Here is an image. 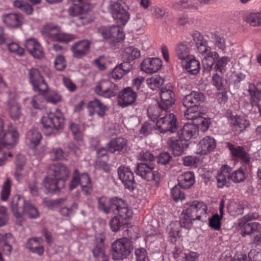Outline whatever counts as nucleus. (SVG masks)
<instances>
[{"instance_id": "62", "label": "nucleus", "mask_w": 261, "mask_h": 261, "mask_svg": "<svg viewBox=\"0 0 261 261\" xmlns=\"http://www.w3.org/2000/svg\"><path fill=\"white\" fill-rule=\"evenodd\" d=\"M172 156L167 152H163L158 156V162L162 165H166L169 163Z\"/></svg>"}, {"instance_id": "58", "label": "nucleus", "mask_w": 261, "mask_h": 261, "mask_svg": "<svg viewBox=\"0 0 261 261\" xmlns=\"http://www.w3.org/2000/svg\"><path fill=\"white\" fill-rule=\"evenodd\" d=\"M183 164L186 166H196L197 164L199 162L198 158L194 156L188 155L182 158Z\"/></svg>"}, {"instance_id": "3", "label": "nucleus", "mask_w": 261, "mask_h": 261, "mask_svg": "<svg viewBox=\"0 0 261 261\" xmlns=\"http://www.w3.org/2000/svg\"><path fill=\"white\" fill-rule=\"evenodd\" d=\"M134 249L132 241L122 238L116 240L111 245L112 255L114 260L123 259L130 255Z\"/></svg>"}, {"instance_id": "13", "label": "nucleus", "mask_w": 261, "mask_h": 261, "mask_svg": "<svg viewBox=\"0 0 261 261\" xmlns=\"http://www.w3.org/2000/svg\"><path fill=\"white\" fill-rule=\"evenodd\" d=\"M117 88L115 84L109 80L100 81L95 88V92L98 95L105 98H110L116 94Z\"/></svg>"}, {"instance_id": "1", "label": "nucleus", "mask_w": 261, "mask_h": 261, "mask_svg": "<svg viewBox=\"0 0 261 261\" xmlns=\"http://www.w3.org/2000/svg\"><path fill=\"white\" fill-rule=\"evenodd\" d=\"M48 174L55 178L46 177L44 179L45 187L49 192L56 193L64 188L65 181L69 175V170L63 164H54L49 166Z\"/></svg>"}, {"instance_id": "12", "label": "nucleus", "mask_w": 261, "mask_h": 261, "mask_svg": "<svg viewBox=\"0 0 261 261\" xmlns=\"http://www.w3.org/2000/svg\"><path fill=\"white\" fill-rule=\"evenodd\" d=\"M122 28L118 25H112L111 27H101L98 30V33L103 39L114 38L116 42H119L125 38V35L122 32Z\"/></svg>"}, {"instance_id": "21", "label": "nucleus", "mask_w": 261, "mask_h": 261, "mask_svg": "<svg viewBox=\"0 0 261 261\" xmlns=\"http://www.w3.org/2000/svg\"><path fill=\"white\" fill-rule=\"evenodd\" d=\"M127 140L123 138L113 139L107 144L108 150L112 153H115L116 152H124L127 150Z\"/></svg>"}, {"instance_id": "47", "label": "nucleus", "mask_w": 261, "mask_h": 261, "mask_svg": "<svg viewBox=\"0 0 261 261\" xmlns=\"http://www.w3.org/2000/svg\"><path fill=\"white\" fill-rule=\"evenodd\" d=\"M60 28L51 24H46L44 25L42 29V33L51 38L55 34L56 32H60Z\"/></svg>"}, {"instance_id": "46", "label": "nucleus", "mask_w": 261, "mask_h": 261, "mask_svg": "<svg viewBox=\"0 0 261 261\" xmlns=\"http://www.w3.org/2000/svg\"><path fill=\"white\" fill-rule=\"evenodd\" d=\"M127 224V222L124 221L117 216L113 218L110 222L111 228L112 231L115 232L118 231L121 227H123L125 225Z\"/></svg>"}, {"instance_id": "17", "label": "nucleus", "mask_w": 261, "mask_h": 261, "mask_svg": "<svg viewBox=\"0 0 261 261\" xmlns=\"http://www.w3.org/2000/svg\"><path fill=\"white\" fill-rule=\"evenodd\" d=\"M186 118L188 120L193 121V124L197 127V129H200L202 132L207 130L209 127L210 123L208 120L204 117H203L202 115L203 113L200 111H197L195 113H192L191 111L189 110Z\"/></svg>"}, {"instance_id": "64", "label": "nucleus", "mask_w": 261, "mask_h": 261, "mask_svg": "<svg viewBox=\"0 0 261 261\" xmlns=\"http://www.w3.org/2000/svg\"><path fill=\"white\" fill-rule=\"evenodd\" d=\"M248 257L250 261H261V251L251 249L248 253Z\"/></svg>"}, {"instance_id": "7", "label": "nucleus", "mask_w": 261, "mask_h": 261, "mask_svg": "<svg viewBox=\"0 0 261 261\" xmlns=\"http://www.w3.org/2000/svg\"><path fill=\"white\" fill-rule=\"evenodd\" d=\"M160 116L161 117L157 120L156 125L161 133L168 131L174 133L177 130L176 119L174 114L168 111L163 112Z\"/></svg>"}, {"instance_id": "56", "label": "nucleus", "mask_w": 261, "mask_h": 261, "mask_svg": "<svg viewBox=\"0 0 261 261\" xmlns=\"http://www.w3.org/2000/svg\"><path fill=\"white\" fill-rule=\"evenodd\" d=\"M10 181L9 179L5 182L1 192V198L5 201L8 199L10 193Z\"/></svg>"}, {"instance_id": "4", "label": "nucleus", "mask_w": 261, "mask_h": 261, "mask_svg": "<svg viewBox=\"0 0 261 261\" xmlns=\"http://www.w3.org/2000/svg\"><path fill=\"white\" fill-rule=\"evenodd\" d=\"M64 120V117L61 113L59 112L58 114L49 113L42 117L41 122L45 134L49 136L54 129L59 130L63 128Z\"/></svg>"}, {"instance_id": "51", "label": "nucleus", "mask_w": 261, "mask_h": 261, "mask_svg": "<svg viewBox=\"0 0 261 261\" xmlns=\"http://www.w3.org/2000/svg\"><path fill=\"white\" fill-rule=\"evenodd\" d=\"M246 21L252 26H258L261 24V16L259 14H250L247 17Z\"/></svg>"}, {"instance_id": "9", "label": "nucleus", "mask_w": 261, "mask_h": 261, "mask_svg": "<svg viewBox=\"0 0 261 261\" xmlns=\"http://www.w3.org/2000/svg\"><path fill=\"white\" fill-rule=\"evenodd\" d=\"M29 81L35 92H46L48 89V85L40 71L36 68L29 70Z\"/></svg>"}, {"instance_id": "39", "label": "nucleus", "mask_w": 261, "mask_h": 261, "mask_svg": "<svg viewBox=\"0 0 261 261\" xmlns=\"http://www.w3.org/2000/svg\"><path fill=\"white\" fill-rule=\"evenodd\" d=\"M8 105L11 117L14 120L19 119L21 115L20 106L14 100L9 101Z\"/></svg>"}, {"instance_id": "35", "label": "nucleus", "mask_w": 261, "mask_h": 261, "mask_svg": "<svg viewBox=\"0 0 261 261\" xmlns=\"http://www.w3.org/2000/svg\"><path fill=\"white\" fill-rule=\"evenodd\" d=\"M140 56V51L134 46L124 48L122 54L123 61H133Z\"/></svg>"}, {"instance_id": "18", "label": "nucleus", "mask_w": 261, "mask_h": 261, "mask_svg": "<svg viewBox=\"0 0 261 261\" xmlns=\"http://www.w3.org/2000/svg\"><path fill=\"white\" fill-rule=\"evenodd\" d=\"M117 172L119 179L123 183L125 188L133 190V186L135 183L133 172L129 168L124 166H120L118 169Z\"/></svg>"}, {"instance_id": "48", "label": "nucleus", "mask_w": 261, "mask_h": 261, "mask_svg": "<svg viewBox=\"0 0 261 261\" xmlns=\"http://www.w3.org/2000/svg\"><path fill=\"white\" fill-rule=\"evenodd\" d=\"M24 215L27 216L31 219L36 218L39 216V212L37 209L28 202L27 203V207Z\"/></svg>"}, {"instance_id": "49", "label": "nucleus", "mask_w": 261, "mask_h": 261, "mask_svg": "<svg viewBox=\"0 0 261 261\" xmlns=\"http://www.w3.org/2000/svg\"><path fill=\"white\" fill-rule=\"evenodd\" d=\"M75 21L77 22L78 25H85L92 21L91 17L88 16L87 11H83L80 14L78 18L75 19Z\"/></svg>"}, {"instance_id": "15", "label": "nucleus", "mask_w": 261, "mask_h": 261, "mask_svg": "<svg viewBox=\"0 0 261 261\" xmlns=\"http://www.w3.org/2000/svg\"><path fill=\"white\" fill-rule=\"evenodd\" d=\"M92 41L87 39L81 40L73 44L71 46V50L73 56L77 59H81L87 56L90 51V46Z\"/></svg>"}, {"instance_id": "63", "label": "nucleus", "mask_w": 261, "mask_h": 261, "mask_svg": "<svg viewBox=\"0 0 261 261\" xmlns=\"http://www.w3.org/2000/svg\"><path fill=\"white\" fill-rule=\"evenodd\" d=\"M64 152L61 148H54L50 151V155L53 160L57 161L64 158Z\"/></svg>"}, {"instance_id": "14", "label": "nucleus", "mask_w": 261, "mask_h": 261, "mask_svg": "<svg viewBox=\"0 0 261 261\" xmlns=\"http://www.w3.org/2000/svg\"><path fill=\"white\" fill-rule=\"evenodd\" d=\"M227 146L232 156L236 160H240L243 165L248 166L250 168V156L244 147L235 145L230 143H228Z\"/></svg>"}, {"instance_id": "28", "label": "nucleus", "mask_w": 261, "mask_h": 261, "mask_svg": "<svg viewBox=\"0 0 261 261\" xmlns=\"http://www.w3.org/2000/svg\"><path fill=\"white\" fill-rule=\"evenodd\" d=\"M249 122L244 117L239 116L232 117L230 119V125L233 131L240 133L249 125Z\"/></svg>"}, {"instance_id": "29", "label": "nucleus", "mask_w": 261, "mask_h": 261, "mask_svg": "<svg viewBox=\"0 0 261 261\" xmlns=\"http://www.w3.org/2000/svg\"><path fill=\"white\" fill-rule=\"evenodd\" d=\"M230 171L231 168L228 165H224L222 167L221 172L218 174L217 176L218 187L219 188H222L224 186H228L227 184L228 181L230 179Z\"/></svg>"}, {"instance_id": "23", "label": "nucleus", "mask_w": 261, "mask_h": 261, "mask_svg": "<svg viewBox=\"0 0 261 261\" xmlns=\"http://www.w3.org/2000/svg\"><path fill=\"white\" fill-rule=\"evenodd\" d=\"M162 66V61L159 58H147L143 60L141 64V69L148 73L158 71Z\"/></svg>"}, {"instance_id": "55", "label": "nucleus", "mask_w": 261, "mask_h": 261, "mask_svg": "<svg viewBox=\"0 0 261 261\" xmlns=\"http://www.w3.org/2000/svg\"><path fill=\"white\" fill-rule=\"evenodd\" d=\"M56 69L59 71L64 70L66 66L65 57L62 55L58 56L54 62Z\"/></svg>"}, {"instance_id": "61", "label": "nucleus", "mask_w": 261, "mask_h": 261, "mask_svg": "<svg viewBox=\"0 0 261 261\" xmlns=\"http://www.w3.org/2000/svg\"><path fill=\"white\" fill-rule=\"evenodd\" d=\"M212 38L215 42V45L219 49L223 50L225 48V40L223 38L216 34H213Z\"/></svg>"}, {"instance_id": "5", "label": "nucleus", "mask_w": 261, "mask_h": 261, "mask_svg": "<svg viewBox=\"0 0 261 261\" xmlns=\"http://www.w3.org/2000/svg\"><path fill=\"white\" fill-rule=\"evenodd\" d=\"M135 172L142 178L152 182L155 187L158 186L160 181V174L157 171H153V167L151 164L138 163Z\"/></svg>"}, {"instance_id": "40", "label": "nucleus", "mask_w": 261, "mask_h": 261, "mask_svg": "<svg viewBox=\"0 0 261 261\" xmlns=\"http://www.w3.org/2000/svg\"><path fill=\"white\" fill-rule=\"evenodd\" d=\"M13 5L15 8L19 9L27 15L32 14L33 12V8L25 1L15 0L13 2Z\"/></svg>"}, {"instance_id": "45", "label": "nucleus", "mask_w": 261, "mask_h": 261, "mask_svg": "<svg viewBox=\"0 0 261 261\" xmlns=\"http://www.w3.org/2000/svg\"><path fill=\"white\" fill-rule=\"evenodd\" d=\"M53 35L54 36L50 38L51 40L64 43H68L75 38L73 35L61 33L60 32H56Z\"/></svg>"}, {"instance_id": "30", "label": "nucleus", "mask_w": 261, "mask_h": 261, "mask_svg": "<svg viewBox=\"0 0 261 261\" xmlns=\"http://www.w3.org/2000/svg\"><path fill=\"white\" fill-rule=\"evenodd\" d=\"M117 197L107 199L105 197H100L98 199L99 207L105 213H109L112 212L114 207H116Z\"/></svg>"}, {"instance_id": "27", "label": "nucleus", "mask_w": 261, "mask_h": 261, "mask_svg": "<svg viewBox=\"0 0 261 261\" xmlns=\"http://www.w3.org/2000/svg\"><path fill=\"white\" fill-rule=\"evenodd\" d=\"M18 138V134L16 130L4 132L0 137V142L5 146L10 148L15 145Z\"/></svg>"}, {"instance_id": "6", "label": "nucleus", "mask_w": 261, "mask_h": 261, "mask_svg": "<svg viewBox=\"0 0 261 261\" xmlns=\"http://www.w3.org/2000/svg\"><path fill=\"white\" fill-rule=\"evenodd\" d=\"M205 100V96L200 92L192 91L190 94L186 95L182 99V103L184 106L187 108L185 116L186 118L189 114V110L191 111L192 113H195L198 110L200 104Z\"/></svg>"}, {"instance_id": "20", "label": "nucleus", "mask_w": 261, "mask_h": 261, "mask_svg": "<svg viewBox=\"0 0 261 261\" xmlns=\"http://www.w3.org/2000/svg\"><path fill=\"white\" fill-rule=\"evenodd\" d=\"M3 22L10 28H18L24 22V17L21 13H9L3 15Z\"/></svg>"}, {"instance_id": "2", "label": "nucleus", "mask_w": 261, "mask_h": 261, "mask_svg": "<svg viewBox=\"0 0 261 261\" xmlns=\"http://www.w3.org/2000/svg\"><path fill=\"white\" fill-rule=\"evenodd\" d=\"M180 218V227L189 229L193 220H199L202 215L206 213V205L202 202L193 201L185 204Z\"/></svg>"}, {"instance_id": "26", "label": "nucleus", "mask_w": 261, "mask_h": 261, "mask_svg": "<svg viewBox=\"0 0 261 261\" xmlns=\"http://www.w3.org/2000/svg\"><path fill=\"white\" fill-rule=\"evenodd\" d=\"M198 152L201 155L205 154L212 151L216 147V142L214 138L206 137L202 139L198 145Z\"/></svg>"}, {"instance_id": "54", "label": "nucleus", "mask_w": 261, "mask_h": 261, "mask_svg": "<svg viewBox=\"0 0 261 261\" xmlns=\"http://www.w3.org/2000/svg\"><path fill=\"white\" fill-rule=\"evenodd\" d=\"M45 99L46 101L55 105L62 101V96L58 93L53 91L46 96Z\"/></svg>"}, {"instance_id": "19", "label": "nucleus", "mask_w": 261, "mask_h": 261, "mask_svg": "<svg viewBox=\"0 0 261 261\" xmlns=\"http://www.w3.org/2000/svg\"><path fill=\"white\" fill-rule=\"evenodd\" d=\"M27 203L28 202L20 195H16L13 198L11 202L12 211L16 218H20L24 215Z\"/></svg>"}, {"instance_id": "33", "label": "nucleus", "mask_w": 261, "mask_h": 261, "mask_svg": "<svg viewBox=\"0 0 261 261\" xmlns=\"http://www.w3.org/2000/svg\"><path fill=\"white\" fill-rule=\"evenodd\" d=\"M93 257L95 261H109V257L106 253L104 245L96 244L92 250Z\"/></svg>"}, {"instance_id": "11", "label": "nucleus", "mask_w": 261, "mask_h": 261, "mask_svg": "<svg viewBox=\"0 0 261 261\" xmlns=\"http://www.w3.org/2000/svg\"><path fill=\"white\" fill-rule=\"evenodd\" d=\"M160 95L161 100L158 103L159 108L162 113L166 112L175 103V94L171 89L162 87L160 89Z\"/></svg>"}, {"instance_id": "24", "label": "nucleus", "mask_w": 261, "mask_h": 261, "mask_svg": "<svg viewBox=\"0 0 261 261\" xmlns=\"http://www.w3.org/2000/svg\"><path fill=\"white\" fill-rule=\"evenodd\" d=\"M116 207H114L112 212L115 214H118L122 220L127 222V219L129 218L132 215V211L129 210L126 206L123 200L117 198V204Z\"/></svg>"}, {"instance_id": "52", "label": "nucleus", "mask_w": 261, "mask_h": 261, "mask_svg": "<svg viewBox=\"0 0 261 261\" xmlns=\"http://www.w3.org/2000/svg\"><path fill=\"white\" fill-rule=\"evenodd\" d=\"M229 61L230 59L228 57L224 56L221 57L216 61L214 67L216 71L221 72Z\"/></svg>"}, {"instance_id": "22", "label": "nucleus", "mask_w": 261, "mask_h": 261, "mask_svg": "<svg viewBox=\"0 0 261 261\" xmlns=\"http://www.w3.org/2000/svg\"><path fill=\"white\" fill-rule=\"evenodd\" d=\"M198 135L197 127L193 123L185 124L181 129L178 132L179 139L188 141L192 137H196Z\"/></svg>"}, {"instance_id": "36", "label": "nucleus", "mask_w": 261, "mask_h": 261, "mask_svg": "<svg viewBox=\"0 0 261 261\" xmlns=\"http://www.w3.org/2000/svg\"><path fill=\"white\" fill-rule=\"evenodd\" d=\"M248 166L243 165L237 170L230 173V179L234 182L239 183L243 181L247 177L246 170Z\"/></svg>"}, {"instance_id": "31", "label": "nucleus", "mask_w": 261, "mask_h": 261, "mask_svg": "<svg viewBox=\"0 0 261 261\" xmlns=\"http://www.w3.org/2000/svg\"><path fill=\"white\" fill-rule=\"evenodd\" d=\"M170 149L175 156L182 155L184 151V145L182 140L170 138L168 141Z\"/></svg>"}, {"instance_id": "60", "label": "nucleus", "mask_w": 261, "mask_h": 261, "mask_svg": "<svg viewBox=\"0 0 261 261\" xmlns=\"http://www.w3.org/2000/svg\"><path fill=\"white\" fill-rule=\"evenodd\" d=\"M136 261H148L147 252L144 248H138L135 250Z\"/></svg>"}, {"instance_id": "59", "label": "nucleus", "mask_w": 261, "mask_h": 261, "mask_svg": "<svg viewBox=\"0 0 261 261\" xmlns=\"http://www.w3.org/2000/svg\"><path fill=\"white\" fill-rule=\"evenodd\" d=\"M28 187L31 194L37 196L38 195L39 191L42 188V186L40 183L34 180L29 183Z\"/></svg>"}, {"instance_id": "50", "label": "nucleus", "mask_w": 261, "mask_h": 261, "mask_svg": "<svg viewBox=\"0 0 261 261\" xmlns=\"http://www.w3.org/2000/svg\"><path fill=\"white\" fill-rule=\"evenodd\" d=\"M173 7L176 9L178 10H182L184 9L187 8H191V9H197V7L196 5H192L189 4L187 1L185 0H179L175 3H174L173 5Z\"/></svg>"}, {"instance_id": "53", "label": "nucleus", "mask_w": 261, "mask_h": 261, "mask_svg": "<svg viewBox=\"0 0 261 261\" xmlns=\"http://www.w3.org/2000/svg\"><path fill=\"white\" fill-rule=\"evenodd\" d=\"M209 226L216 230L220 229L221 219L218 214H215L209 219Z\"/></svg>"}, {"instance_id": "43", "label": "nucleus", "mask_w": 261, "mask_h": 261, "mask_svg": "<svg viewBox=\"0 0 261 261\" xmlns=\"http://www.w3.org/2000/svg\"><path fill=\"white\" fill-rule=\"evenodd\" d=\"M45 92H39L38 94L34 96L31 101L32 107L36 109H42L44 107L43 103L45 97L43 94Z\"/></svg>"}, {"instance_id": "44", "label": "nucleus", "mask_w": 261, "mask_h": 261, "mask_svg": "<svg viewBox=\"0 0 261 261\" xmlns=\"http://www.w3.org/2000/svg\"><path fill=\"white\" fill-rule=\"evenodd\" d=\"M188 72L193 74H197L200 69V63L195 59H191L184 65Z\"/></svg>"}, {"instance_id": "25", "label": "nucleus", "mask_w": 261, "mask_h": 261, "mask_svg": "<svg viewBox=\"0 0 261 261\" xmlns=\"http://www.w3.org/2000/svg\"><path fill=\"white\" fill-rule=\"evenodd\" d=\"M25 47L29 52L36 58H41L43 56L42 48L40 43L34 39H28L25 42Z\"/></svg>"}, {"instance_id": "8", "label": "nucleus", "mask_w": 261, "mask_h": 261, "mask_svg": "<svg viewBox=\"0 0 261 261\" xmlns=\"http://www.w3.org/2000/svg\"><path fill=\"white\" fill-rule=\"evenodd\" d=\"M109 9L113 18L120 25H125L129 19V13L124 9L119 0L111 1Z\"/></svg>"}, {"instance_id": "37", "label": "nucleus", "mask_w": 261, "mask_h": 261, "mask_svg": "<svg viewBox=\"0 0 261 261\" xmlns=\"http://www.w3.org/2000/svg\"><path fill=\"white\" fill-rule=\"evenodd\" d=\"M88 109H98L97 113L100 117H103L107 110V107L102 102L98 99H94L93 100L89 101L87 106Z\"/></svg>"}, {"instance_id": "41", "label": "nucleus", "mask_w": 261, "mask_h": 261, "mask_svg": "<svg viewBox=\"0 0 261 261\" xmlns=\"http://www.w3.org/2000/svg\"><path fill=\"white\" fill-rule=\"evenodd\" d=\"M177 58L181 60L186 59L189 56L190 48L186 43H180L178 45L176 49Z\"/></svg>"}, {"instance_id": "57", "label": "nucleus", "mask_w": 261, "mask_h": 261, "mask_svg": "<svg viewBox=\"0 0 261 261\" xmlns=\"http://www.w3.org/2000/svg\"><path fill=\"white\" fill-rule=\"evenodd\" d=\"M171 193L172 197L175 201L185 199V194L182 192L177 186H174L172 189Z\"/></svg>"}, {"instance_id": "42", "label": "nucleus", "mask_w": 261, "mask_h": 261, "mask_svg": "<svg viewBox=\"0 0 261 261\" xmlns=\"http://www.w3.org/2000/svg\"><path fill=\"white\" fill-rule=\"evenodd\" d=\"M27 138L34 147L37 146L42 139L41 133L36 129H33L29 131L27 134Z\"/></svg>"}, {"instance_id": "38", "label": "nucleus", "mask_w": 261, "mask_h": 261, "mask_svg": "<svg viewBox=\"0 0 261 261\" xmlns=\"http://www.w3.org/2000/svg\"><path fill=\"white\" fill-rule=\"evenodd\" d=\"M27 246L32 252L36 253L39 255L43 253V247L40 246L37 238H34L30 239L27 242Z\"/></svg>"}, {"instance_id": "10", "label": "nucleus", "mask_w": 261, "mask_h": 261, "mask_svg": "<svg viewBox=\"0 0 261 261\" xmlns=\"http://www.w3.org/2000/svg\"><path fill=\"white\" fill-rule=\"evenodd\" d=\"M258 215L257 213L248 215L244 217V222L240 224L241 225V234L245 237L246 234H250L255 231H259L261 229L260 225L257 222H251L252 219L257 218Z\"/></svg>"}, {"instance_id": "34", "label": "nucleus", "mask_w": 261, "mask_h": 261, "mask_svg": "<svg viewBox=\"0 0 261 261\" xmlns=\"http://www.w3.org/2000/svg\"><path fill=\"white\" fill-rule=\"evenodd\" d=\"M178 185L184 189L190 188L194 182V176L191 172H186L181 175L178 179Z\"/></svg>"}, {"instance_id": "32", "label": "nucleus", "mask_w": 261, "mask_h": 261, "mask_svg": "<svg viewBox=\"0 0 261 261\" xmlns=\"http://www.w3.org/2000/svg\"><path fill=\"white\" fill-rule=\"evenodd\" d=\"M219 55L216 52H208L202 60V66L205 71L209 72L215 62V60L218 58Z\"/></svg>"}, {"instance_id": "16", "label": "nucleus", "mask_w": 261, "mask_h": 261, "mask_svg": "<svg viewBox=\"0 0 261 261\" xmlns=\"http://www.w3.org/2000/svg\"><path fill=\"white\" fill-rule=\"evenodd\" d=\"M137 94L132 88H124L118 96V102L121 107H125L133 104L136 100Z\"/></svg>"}]
</instances>
